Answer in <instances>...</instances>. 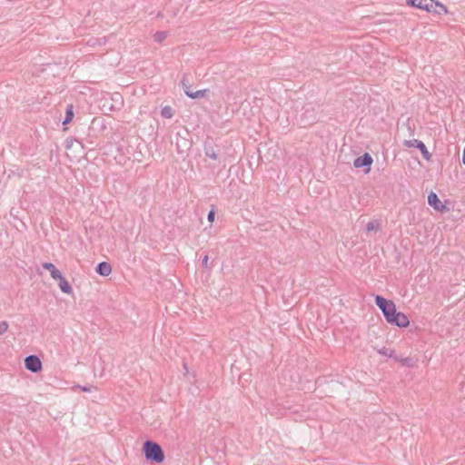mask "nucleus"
Instances as JSON below:
<instances>
[{"label":"nucleus","instance_id":"nucleus-8","mask_svg":"<svg viewBox=\"0 0 465 465\" xmlns=\"http://www.w3.org/2000/svg\"><path fill=\"white\" fill-rule=\"evenodd\" d=\"M428 203L437 211H442L445 209V205L441 203L435 193H430L428 195Z\"/></svg>","mask_w":465,"mask_h":465},{"label":"nucleus","instance_id":"nucleus-7","mask_svg":"<svg viewBox=\"0 0 465 465\" xmlns=\"http://www.w3.org/2000/svg\"><path fill=\"white\" fill-rule=\"evenodd\" d=\"M432 1L433 0H407V4L411 6L430 12V10L432 8Z\"/></svg>","mask_w":465,"mask_h":465},{"label":"nucleus","instance_id":"nucleus-5","mask_svg":"<svg viewBox=\"0 0 465 465\" xmlns=\"http://www.w3.org/2000/svg\"><path fill=\"white\" fill-rule=\"evenodd\" d=\"M404 145L407 146V147L420 148L421 155H422V157L425 160H430V157H431V154L429 153V151H428L426 145L424 144V143L420 141V140H417V139L405 140L404 141Z\"/></svg>","mask_w":465,"mask_h":465},{"label":"nucleus","instance_id":"nucleus-2","mask_svg":"<svg viewBox=\"0 0 465 465\" xmlns=\"http://www.w3.org/2000/svg\"><path fill=\"white\" fill-rule=\"evenodd\" d=\"M375 304L381 311L385 320L388 322L389 320L391 319V317L393 316L394 312L396 311L395 303L392 301L387 300L381 295H376L375 296Z\"/></svg>","mask_w":465,"mask_h":465},{"label":"nucleus","instance_id":"nucleus-4","mask_svg":"<svg viewBox=\"0 0 465 465\" xmlns=\"http://www.w3.org/2000/svg\"><path fill=\"white\" fill-rule=\"evenodd\" d=\"M26 370L32 372H38L42 370V361L36 355H29L25 359Z\"/></svg>","mask_w":465,"mask_h":465},{"label":"nucleus","instance_id":"nucleus-18","mask_svg":"<svg viewBox=\"0 0 465 465\" xmlns=\"http://www.w3.org/2000/svg\"><path fill=\"white\" fill-rule=\"evenodd\" d=\"M205 154H206L207 157H209L211 159H213V160L217 159V154L214 152L213 148H207V149H205Z\"/></svg>","mask_w":465,"mask_h":465},{"label":"nucleus","instance_id":"nucleus-21","mask_svg":"<svg viewBox=\"0 0 465 465\" xmlns=\"http://www.w3.org/2000/svg\"><path fill=\"white\" fill-rule=\"evenodd\" d=\"M214 217H215V213L213 210H211L209 213H208V215H207V219L210 223H213V220H214Z\"/></svg>","mask_w":465,"mask_h":465},{"label":"nucleus","instance_id":"nucleus-24","mask_svg":"<svg viewBox=\"0 0 465 465\" xmlns=\"http://www.w3.org/2000/svg\"><path fill=\"white\" fill-rule=\"evenodd\" d=\"M187 80L185 78H183L182 80V85H183V91L185 92V90H190V86L189 84H187Z\"/></svg>","mask_w":465,"mask_h":465},{"label":"nucleus","instance_id":"nucleus-17","mask_svg":"<svg viewBox=\"0 0 465 465\" xmlns=\"http://www.w3.org/2000/svg\"><path fill=\"white\" fill-rule=\"evenodd\" d=\"M379 230V223L377 221H371L367 223L366 232H371L372 231Z\"/></svg>","mask_w":465,"mask_h":465},{"label":"nucleus","instance_id":"nucleus-16","mask_svg":"<svg viewBox=\"0 0 465 465\" xmlns=\"http://www.w3.org/2000/svg\"><path fill=\"white\" fill-rule=\"evenodd\" d=\"M167 35L168 34L165 31H157L153 35V39L156 43H161L167 37Z\"/></svg>","mask_w":465,"mask_h":465},{"label":"nucleus","instance_id":"nucleus-9","mask_svg":"<svg viewBox=\"0 0 465 465\" xmlns=\"http://www.w3.org/2000/svg\"><path fill=\"white\" fill-rule=\"evenodd\" d=\"M54 280L58 281V286L60 290L66 294H70L73 292V289L69 282L66 281V279L63 276V274L60 272L59 277H54Z\"/></svg>","mask_w":465,"mask_h":465},{"label":"nucleus","instance_id":"nucleus-13","mask_svg":"<svg viewBox=\"0 0 465 465\" xmlns=\"http://www.w3.org/2000/svg\"><path fill=\"white\" fill-rule=\"evenodd\" d=\"M43 267L45 270H48L50 272V274H51L52 278H54L55 276L59 277V273L61 272L58 269H56V267L53 263H51V262H44L43 263Z\"/></svg>","mask_w":465,"mask_h":465},{"label":"nucleus","instance_id":"nucleus-26","mask_svg":"<svg viewBox=\"0 0 465 465\" xmlns=\"http://www.w3.org/2000/svg\"><path fill=\"white\" fill-rule=\"evenodd\" d=\"M462 163L465 164V148L463 149L462 153Z\"/></svg>","mask_w":465,"mask_h":465},{"label":"nucleus","instance_id":"nucleus-25","mask_svg":"<svg viewBox=\"0 0 465 465\" xmlns=\"http://www.w3.org/2000/svg\"><path fill=\"white\" fill-rule=\"evenodd\" d=\"M77 388L80 389L82 391H84V392H90L91 391V387L78 385Z\"/></svg>","mask_w":465,"mask_h":465},{"label":"nucleus","instance_id":"nucleus-1","mask_svg":"<svg viewBox=\"0 0 465 465\" xmlns=\"http://www.w3.org/2000/svg\"><path fill=\"white\" fill-rule=\"evenodd\" d=\"M143 450L145 459L152 462L162 463L164 460V452L162 447L152 440H146L143 443Z\"/></svg>","mask_w":465,"mask_h":465},{"label":"nucleus","instance_id":"nucleus-22","mask_svg":"<svg viewBox=\"0 0 465 465\" xmlns=\"http://www.w3.org/2000/svg\"><path fill=\"white\" fill-rule=\"evenodd\" d=\"M208 262H209V257L208 255H205L203 260H202V264L204 268H209V264H208Z\"/></svg>","mask_w":465,"mask_h":465},{"label":"nucleus","instance_id":"nucleus-3","mask_svg":"<svg viewBox=\"0 0 465 465\" xmlns=\"http://www.w3.org/2000/svg\"><path fill=\"white\" fill-rule=\"evenodd\" d=\"M372 162L373 160L371 154L369 153H365L354 160L353 165L356 168H366L364 173H368L371 171V165L372 164Z\"/></svg>","mask_w":465,"mask_h":465},{"label":"nucleus","instance_id":"nucleus-14","mask_svg":"<svg viewBox=\"0 0 465 465\" xmlns=\"http://www.w3.org/2000/svg\"><path fill=\"white\" fill-rule=\"evenodd\" d=\"M161 115L164 118L170 119L173 116V109L171 106L166 105L162 108Z\"/></svg>","mask_w":465,"mask_h":465},{"label":"nucleus","instance_id":"nucleus-11","mask_svg":"<svg viewBox=\"0 0 465 465\" xmlns=\"http://www.w3.org/2000/svg\"><path fill=\"white\" fill-rule=\"evenodd\" d=\"M430 13H433V14H437V15H445L448 13V9L443 4H441L436 0H433L432 1V8L430 10Z\"/></svg>","mask_w":465,"mask_h":465},{"label":"nucleus","instance_id":"nucleus-19","mask_svg":"<svg viewBox=\"0 0 465 465\" xmlns=\"http://www.w3.org/2000/svg\"><path fill=\"white\" fill-rule=\"evenodd\" d=\"M399 361H400V362L402 363V365L409 366V367L413 366V360L410 357L401 358Z\"/></svg>","mask_w":465,"mask_h":465},{"label":"nucleus","instance_id":"nucleus-6","mask_svg":"<svg viewBox=\"0 0 465 465\" xmlns=\"http://www.w3.org/2000/svg\"><path fill=\"white\" fill-rule=\"evenodd\" d=\"M388 323L398 326L400 328L407 327L410 324L408 317L401 312H394L393 316L391 317Z\"/></svg>","mask_w":465,"mask_h":465},{"label":"nucleus","instance_id":"nucleus-15","mask_svg":"<svg viewBox=\"0 0 465 465\" xmlns=\"http://www.w3.org/2000/svg\"><path fill=\"white\" fill-rule=\"evenodd\" d=\"M73 117H74L73 105L69 104L66 107V116L63 122V124H66L70 123L72 121Z\"/></svg>","mask_w":465,"mask_h":465},{"label":"nucleus","instance_id":"nucleus-20","mask_svg":"<svg viewBox=\"0 0 465 465\" xmlns=\"http://www.w3.org/2000/svg\"><path fill=\"white\" fill-rule=\"evenodd\" d=\"M8 329V323L5 321L0 322V336L3 335Z\"/></svg>","mask_w":465,"mask_h":465},{"label":"nucleus","instance_id":"nucleus-12","mask_svg":"<svg viewBox=\"0 0 465 465\" xmlns=\"http://www.w3.org/2000/svg\"><path fill=\"white\" fill-rule=\"evenodd\" d=\"M207 92H208L207 89L199 90L196 92H193L191 90H185V94L192 99H197V98L203 97Z\"/></svg>","mask_w":465,"mask_h":465},{"label":"nucleus","instance_id":"nucleus-23","mask_svg":"<svg viewBox=\"0 0 465 465\" xmlns=\"http://www.w3.org/2000/svg\"><path fill=\"white\" fill-rule=\"evenodd\" d=\"M380 353L391 357L393 351H391L390 352H388V350L386 348H383L382 350L380 351Z\"/></svg>","mask_w":465,"mask_h":465},{"label":"nucleus","instance_id":"nucleus-10","mask_svg":"<svg viewBox=\"0 0 465 465\" xmlns=\"http://www.w3.org/2000/svg\"><path fill=\"white\" fill-rule=\"evenodd\" d=\"M95 271L101 276H108L112 272V266L107 262H102L97 264Z\"/></svg>","mask_w":465,"mask_h":465}]
</instances>
